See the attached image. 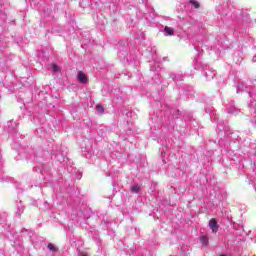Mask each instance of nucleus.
I'll use <instances>...</instances> for the list:
<instances>
[{
	"label": "nucleus",
	"mask_w": 256,
	"mask_h": 256,
	"mask_svg": "<svg viewBox=\"0 0 256 256\" xmlns=\"http://www.w3.org/2000/svg\"><path fill=\"white\" fill-rule=\"evenodd\" d=\"M208 227H210L212 233H217V231H219V224L217 223V220H215V218H212L209 221Z\"/></svg>",
	"instance_id": "f257e3e1"
},
{
	"label": "nucleus",
	"mask_w": 256,
	"mask_h": 256,
	"mask_svg": "<svg viewBox=\"0 0 256 256\" xmlns=\"http://www.w3.org/2000/svg\"><path fill=\"white\" fill-rule=\"evenodd\" d=\"M78 81L80 83H87L88 79H87V75H85V73L79 71L78 72Z\"/></svg>",
	"instance_id": "f03ea898"
},
{
	"label": "nucleus",
	"mask_w": 256,
	"mask_h": 256,
	"mask_svg": "<svg viewBox=\"0 0 256 256\" xmlns=\"http://www.w3.org/2000/svg\"><path fill=\"white\" fill-rule=\"evenodd\" d=\"M200 241L202 245H204V247H207V245H209V237L207 236H201Z\"/></svg>",
	"instance_id": "7ed1b4c3"
},
{
	"label": "nucleus",
	"mask_w": 256,
	"mask_h": 256,
	"mask_svg": "<svg viewBox=\"0 0 256 256\" xmlns=\"http://www.w3.org/2000/svg\"><path fill=\"white\" fill-rule=\"evenodd\" d=\"M164 30L167 33V35H175V30L171 27L166 26Z\"/></svg>",
	"instance_id": "20e7f679"
},
{
	"label": "nucleus",
	"mask_w": 256,
	"mask_h": 256,
	"mask_svg": "<svg viewBox=\"0 0 256 256\" xmlns=\"http://www.w3.org/2000/svg\"><path fill=\"white\" fill-rule=\"evenodd\" d=\"M132 193H139L141 191V186L140 185H134L131 187Z\"/></svg>",
	"instance_id": "39448f33"
},
{
	"label": "nucleus",
	"mask_w": 256,
	"mask_h": 256,
	"mask_svg": "<svg viewBox=\"0 0 256 256\" xmlns=\"http://www.w3.org/2000/svg\"><path fill=\"white\" fill-rule=\"evenodd\" d=\"M190 3L194 5L195 9H199V2H197L196 0H190Z\"/></svg>",
	"instance_id": "423d86ee"
},
{
	"label": "nucleus",
	"mask_w": 256,
	"mask_h": 256,
	"mask_svg": "<svg viewBox=\"0 0 256 256\" xmlns=\"http://www.w3.org/2000/svg\"><path fill=\"white\" fill-rule=\"evenodd\" d=\"M96 110H97L98 113H103L105 111V109L101 105H97Z\"/></svg>",
	"instance_id": "0eeeda50"
},
{
	"label": "nucleus",
	"mask_w": 256,
	"mask_h": 256,
	"mask_svg": "<svg viewBox=\"0 0 256 256\" xmlns=\"http://www.w3.org/2000/svg\"><path fill=\"white\" fill-rule=\"evenodd\" d=\"M48 249L50 250V251H57V248L55 247V245H53V244H48Z\"/></svg>",
	"instance_id": "6e6552de"
},
{
	"label": "nucleus",
	"mask_w": 256,
	"mask_h": 256,
	"mask_svg": "<svg viewBox=\"0 0 256 256\" xmlns=\"http://www.w3.org/2000/svg\"><path fill=\"white\" fill-rule=\"evenodd\" d=\"M52 71H54V73H57V71H59V66L52 64Z\"/></svg>",
	"instance_id": "1a4fd4ad"
}]
</instances>
